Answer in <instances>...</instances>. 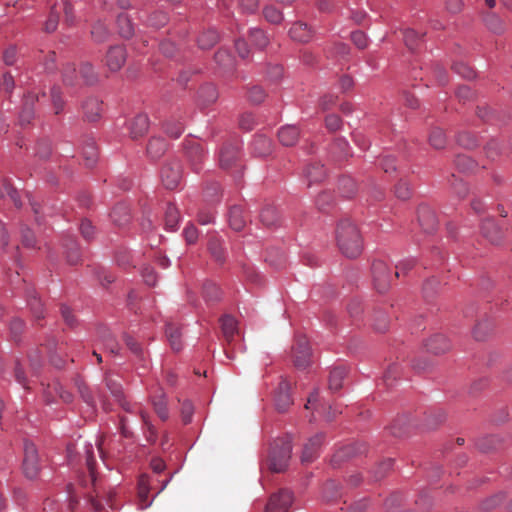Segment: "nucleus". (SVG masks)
<instances>
[{
    "label": "nucleus",
    "mask_w": 512,
    "mask_h": 512,
    "mask_svg": "<svg viewBox=\"0 0 512 512\" xmlns=\"http://www.w3.org/2000/svg\"><path fill=\"white\" fill-rule=\"evenodd\" d=\"M336 239L340 251L346 257L356 258L361 254L362 238L358 228L350 220L340 221L336 231Z\"/></svg>",
    "instance_id": "obj_1"
},
{
    "label": "nucleus",
    "mask_w": 512,
    "mask_h": 512,
    "mask_svg": "<svg viewBox=\"0 0 512 512\" xmlns=\"http://www.w3.org/2000/svg\"><path fill=\"white\" fill-rule=\"evenodd\" d=\"M291 451L290 439L282 438L275 440L269 453L268 468L272 472H283L287 468Z\"/></svg>",
    "instance_id": "obj_2"
},
{
    "label": "nucleus",
    "mask_w": 512,
    "mask_h": 512,
    "mask_svg": "<svg viewBox=\"0 0 512 512\" xmlns=\"http://www.w3.org/2000/svg\"><path fill=\"white\" fill-rule=\"evenodd\" d=\"M84 449V457H85V465L87 467V470L89 472V481L91 485L93 486V493H88L87 497L91 504V506L94 508L96 512H100L102 509H104V505L101 503L100 500H98V497L100 496V489L96 482V474H95V459H94V452L93 447L91 444H85L83 446Z\"/></svg>",
    "instance_id": "obj_3"
},
{
    "label": "nucleus",
    "mask_w": 512,
    "mask_h": 512,
    "mask_svg": "<svg viewBox=\"0 0 512 512\" xmlns=\"http://www.w3.org/2000/svg\"><path fill=\"white\" fill-rule=\"evenodd\" d=\"M311 349L305 336H298L292 347V357L296 368L305 369L311 364Z\"/></svg>",
    "instance_id": "obj_4"
},
{
    "label": "nucleus",
    "mask_w": 512,
    "mask_h": 512,
    "mask_svg": "<svg viewBox=\"0 0 512 512\" xmlns=\"http://www.w3.org/2000/svg\"><path fill=\"white\" fill-rule=\"evenodd\" d=\"M40 471L36 446L32 442L24 443L23 472L29 479H35Z\"/></svg>",
    "instance_id": "obj_5"
},
{
    "label": "nucleus",
    "mask_w": 512,
    "mask_h": 512,
    "mask_svg": "<svg viewBox=\"0 0 512 512\" xmlns=\"http://www.w3.org/2000/svg\"><path fill=\"white\" fill-rule=\"evenodd\" d=\"M372 273L376 290L379 293L386 292L391 283V276L388 273L386 263L382 260L374 261L372 264Z\"/></svg>",
    "instance_id": "obj_6"
},
{
    "label": "nucleus",
    "mask_w": 512,
    "mask_h": 512,
    "mask_svg": "<svg viewBox=\"0 0 512 512\" xmlns=\"http://www.w3.org/2000/svg\"><path fill=\"white\" fill-rule=\"evenodd\" d=\"M182 177L181 165L178 161L167 163L161 171V179L163 185L167 189H175L178 187Z\"/></svg>",
    "instance_id": "obj_7"
},
{
    "label": "nucleus",
    "mask_w": 512,
    "mask_h": 512,
    "mask_svg": "<svg viewBox=\"0 0 512 512\" xmlns=\"http://www.w3.org/2000/svg\"><path fill=\"white\" fill-rule=\"evenodd\" d=\"M293 501L292 493L288 490H281L271 496L265 512H287Z\"/></svg>",
    "instance_id": "obj_8"
},
{
    "label": "nucleus",
    "mask_w": 512,
    "mask_h": 512,
    "mask_svg": "<svg viewBox=\"0 0 512 512\" xmlns=\"http://www.w3.org/2000/svg\"><path fill=\"white\" fill-rule=\"evenodd\" d=\"M240 147L237 143H226L223 145L219 155L220 166L223 169H229L236 165L239 160Z\"/></svg>",
    "instance_id": "obj_9"
},
{
    "label": "nucleus",
    "mask_w": 512,
    "mask_h": 512,
    "mask_svg": "<svg viewBox=\"0 0 512 512\" xmlns=\"http://www.w3.org/2000/svg\"><path fill=\"white\" fill-rule=\"evenodd\" d=\"M186 155L193 171L199 173L205 159V152L201 144L191 141L186 147Z\"/></svg>",
    "instance_id": "obj_10"
},
{
    "label": "nucleus",
    "mask_w": 512,
    "mask_h": 512,
    "mask_svg": "<svg viewBox=\"0 0 512 512\" xmlns=\"http://www.w3.org/2000/svg\"><path fill=\"white\" fill-rule=\"evenodd\" d=\"M126 61V52L122 46H112L106 55V65L111 71H118Z\"/></svg>",
    "instance_id": "obj_11"
},
{
    "label": "nucleus",
    "mask_w": 512,
    "mask_h": 512,
    "mask_svg": "<svg viewBox=\"0 0 512 512\" xmlns=\"http://www.w3.org/2000/svg\"><path fill=\"white\" fill-rule=\"evenodd\" d=\"M106 385L110 390L111 394L115 397L116 401L120 404V406L127 412H133V407L125 400L122 385L111 375L106 376Z\"/></svg>",
    "instance_id": "obj_12"
},
{
    "label": "nucleus",
    "mask_w": 512,
    "mask_h": 512,
    "mask_svg": "<svg viewBox=\"0 0 512 512\" xmlns=\"http://www.w3.org/2000/svg\"><path fill=\"white\" fill-rule=\"evenodd\" d=\"M290 389L291 385L286 380L283 379L278 386L277 392H276V407L279 411L284 412L287 410V408L292 404V398L290 395Z\"/></svg>",
    "instance_id": "obj_13"
},
{
    "label": "nucleus",
    "mask_w": 512,
    "mask_h": 512,
    "mask_svg": "<svg viewBox=\"0 0 512 512\" xmlns=\"http://www.w3.org/2000/svg\"><path fill=\"white\" fill-rule=\"evenodd\" d=\"M323 442V435L317 434L310 438L304 445L301 460L302 462H311L317 455Z\"/></svg>",
    "instance_id": "obj_14"
},
{
    "label": "nucleus",
    "mask_w": 512,
    "mask_h": 512,
    "mask_svg": "<svg viewBox=\"0 0 512 512\" xmlns=\"http://www.w3.org/2000/svg\"><path fill=\"white\" fill-rule=\"evenodd\" d=\"M482 234L493 244H499L503 239V231L491 219L485 220L481 226Z\"/></svg>",
    "instance_id": "obj_15"
},
{
    "label": "nucleus",
    "mask_w": 512,
    "mask_h": 512,
    "mask_svg": "<svg viewBox=\"0 0 512 512\" xmlns=\"http://www.w3.org/2000/svg\"><path fill=\"white\" fill-rule=\"evenodd\" d=\"M418 220L427 233H432L437 227V220L434 212L426 206H422L418 210Z\"/></svg>",
    "instance_id": "obj_16"
},
{
    "label": "nucleus",
    "mask_w": 512,
    "mask_h": 512,
    "mask_svg": "<svg viewBox=\"0 0 512 512\" xmlns=\"http://www.w3.org/2000/svg\"><path fill=\"white\" fill-rule=\"evenodd\" d=\"M427 350L434 354H441L451 347L449 340L443 334H435L426 342Z\"/></svg>",
    "instance_id": "obj_17"
},
{
    "label": "nucleus",
    "mask_w": 512,
    "mask_h": 512,
    "mask_svg": "<svg viewBox=\"0 0 512 512\" xmlns=\"http://www.w3.org/2000/svg\"><path fill=\"white\" fill-rule=\"evenodd\" d=\"M289 35L294 41L307 43L312 38V31L307 24L302 22L294 23L289 30Z\"/></svg>",
    "instance_id": "obj_18"
},
{
    "label": "nucleus",
    "mask_w": 512,
    "mask_h": 512,
    "mask_svg": "<svg viewBox=\"0 0 512 512\" xmlns=\"http://www.w3.org/2000/svg\"><path fill=\"white\" fill-rule=\"evenodd\" d=\"M84 116L88 121H96L102 112V102L90 97L83 104Z\"/></svg>",
    "instance_id": "obj_19"
},
{
    "label": "nucleus",
    "mask_w": 512,
    "mask_h": 512,
    "mask_svg": "<svg viewBox=\"0 0 512 512\" xmlns=\"http://www.w3.org/2000/svg\"><path fill=\"white\" fill-rule=\"evenodd\" d=\"M304 173L306 179L308 180V186H310L312 183L321 182L326 176L324 166L319 162H313L309 164Z\"/></svg>",
    "instance_id": "obj_20"
},
{
    "label": "nucleus",
    "mask_w": 512,
    "mask_h": 512,
    "mask_svg": "<svg viewBox=\"0 0 512 512\" xmlns=\"http://www.w3.org/2000/svg\"><path fill=\"white\" fill-rule=\"evenodd\" d=\"M364 451H365V447L363 445H360V444L347 445V446L341 448L340 450H338L334 454V456L332 458V462H333V464H338L341 461L345 460L346 458L353 457L357 454L363 453Z\"/></svg>",
    "instance_id": "obj_21"
},
{
    "label": "nucleus",
    "mask_w": 512,
    "mask_h": 512,
    "mask_svg": "<svg viewBox=\"0 0 512 512\" xmlns=\"http://www.w3.org/2000/svg\"><path fill=\"white\" fill-rule=\"evenodd\" d=\"M252 151L256 156L265 157L272 152V142L269 138L258 135L252 142Z\"/></svg>",
    "instance_id": "obj_22"
},
{
    "label": "nucleus",
    "mask_w": 512,
    "mask_h": 512,
    "mask_svg": "<svg viewBox=\"0 0 512 512\" xmlns=\"http://www.w3.org/2000/svg\"><path fill=\"white\" fill-rule=\"evenodd\" d=\"M217 98L218 92L212 84H206L198 91V103L203 107L213 104Z\"/></svg>",
    "instance_id": "obj_23"
},
{
    "label": "nucleus",
    "mask_w": 512,
    "mask_h": 512,
    "mask_svg": "<svg viewBox=\"0 0 512 512\" xmlns=\"http://www.w3.org/2000/svg\"><path fill=\"white\" fill-rule=\"evenodd\" d=\"M278 138L282 145L293 146L299 138L298 128L293 125L284 126L279 130Z\"/></svg>",
    "instance_id": "obj_24"
},
{
    "label": "nucleus",
    "mask_w": 512,
    "mask_h": 512,
    "mask_svg": "<svg viewBox=\"0 0 512 512\" xmlns=\"http://www.w3.org/2000/svg\"><path fill=\"white\" fill-rule=\"evenodd\" d=\"M149 127L147 115L139 114L130 123V133L132 138L143 136Z\"/></svg>",
    "instance_id": "obj_25"
},
{
    "label": "nucleus",
    "mask_w": 512,
    "mask_h": 512,
    "mask_svg": "<svg viewBox=\"0 0 512 512\" xmlns=\"http://www.w3.org/2000/svg\"><path fill=\"white\" fill-rule=\"evenodd\" d=\"M229 224L235 231H241L246 224V216L241 206H232L229 211Z\"/></svg>",
    "instance_id": "obj_26"
},
{
    "label": "nucleus",
    "mask_w": 512,
    "mask_h": 512,
    "mask_svg": "<svg viewBox=\"0 0 512 512\" xmlns=\"http://www.w3.org/2000/svg\"><path fill=\"white\" fill-rule=\"evenodd\" d=\"M111 220L119 227L126 225L130 220L129 208L126 204H117L110 213Z\"/></svg>",
    "instance_id": "obj_27"
},
{
    "label": "nucleus",
    "mask_w": 512,
    "mask_h": 512,
    "mask_svg": "<svg viewBox=\"0 0 512 512\" xmlns=\"http://www.w3.org/2000/svg\"><path fill=\"white\" fill-rule=\"evenodd\" d=\"M149 491V477L147 475H141L138 480V499L141 509H146L152 503V501L148 500Z\"/></svg>",
    "instance_id": "obj_28"
},
{
    "label": "nucleus",
    "mask_w": 512,
    "mask_h": 512,
    "mask_svg": "<svg viewBox=\"0 0 512 512\" xmlns=\"http://www.w3.org/2000/svg\"><path fill=\"white\" fill-rule=\"evenodd\" d=\"M167 144L163 138L153 137L147 145V154L151 159L160 158L166 151Z\"/></svg>",
    "instance_id": "obj_29"
},
{
    "label": "nucleus",
    "mask_w": 512,
    "mask_h": 512,
    "mask_svg": "<svg viewBox=\"0 0 512 512\" xmlns=\"http://www.w3.org/2000/svg\"><path fill=\"white\" fill-rule=\"evenodd\" d=\"M347 374V370L343 366L335 367L330 371L329 374V389L333 392L338 391L342 388V382Z\"/></svg>",
    "instance_id": "obj_30"
},
{
    "label": "nucleus",
    "mask_w": 512,
    "mask_h": 512,
    "mask_svg": "<svg viewBox=\"0 0 512 512\" xmlns=\"http://www.w3.org/2000/svg\"><path fill=\"white\" fill-rule=\"evenodd\" d=\"M221 328L226 341L231 343L234 340V336L238 334L236 320L232 316H224L221 319Z\"/></svg>",
    "instance_id": "obj_31"
},
{
    "label": "nucleus",
    "mask_w": 512,
    "mask_h": 512,
    "mask_svg": "<svg viewBox=\"0 0 512 512\" xmlns=\"http://www.w3.org/2000/svg\"><path fill=\"white\" fill-rule=\"evenodd\" d=\"M166 336L174 351L178 352L182 349L181 331L177 325L168 323L166 326Z\"/></svg>",
    "instance_id": "obj_32"
},
{
    "label": "nucleus",
    "mask_w": 512,
    "mask_h": 512,
    "mask_svg": "<svg viewBox=\"0 0 512 512\" xmlns=\"http://www.w3.org/2000/svg\"><path fill=\"white\" fill-rule=\"evenodd\" d=\"M151 401L155 413L162 421H166L169 418V412L165 396L163 394L153 396Z\"/></svg>",
    "instance_id": "obj_33"
},
{
    "label": "nucleus",
    "mask_w": 512,
    "mask_h": 512,
    "mask_svg": "<svg viewBox=\"0 0 512 512\" xmlns=\"http://www.w3.org/2000/svg\"><path fill=\"white\" fill-rule=\"evenodd\" d=\"M219 40V36L217 31L213 29H209L204 31L197 39L198 46L201 49H210L212 48Z\"/></svg>",
    "instance_id": "obj_34"
},
{
    "label": "nucleus",
    "mask_w": 512,
    "mask_h": 512,
    "mask_svg": "<svg viewBox=\"0 0 512 512\" xmlns=\"http://www.w3.org/2000/svg\"><path fill=\"white\" fill-rule=\"evenodd\" d=\"M249 40L259 49H264L269 43V37L260 28H253L249 31Z\"/></svg>",
    "instance_id": "obj_35"
},
{
    "label": "nucleus",
    "mask_w": 512,
    "mask_h": 512,
    "mask_svg": "<svg viewBox=\"0 0 512 512\" xmlns=\"http://www.w3.org/2000/svg\"><path fill=\"white\" fill-rule=\"evenodd\" d=\"M208 250L211 256L219 263L225 261V251L222 247L221 241L216 237H211L208 242Z\"/></svg>",
    "instance_id": "obj_36"
},
{
    "label": "nucleus",
    "mask_w": 512,
    "mask_h": 512,
    "mask_svg": "<svg viewBox=\"0 0 512 512\" xmlns=\"http://www.w3.org/2000/svg\"><path fill=\"white\" fill-rule=\"evenodd\" d=\"M484 22L486 27L495 34H501L505 31L504 22L494 13L487 14Z\"/></svg>",
    "instance_id": "obj_37"
},
{
    "label": "nucleus",
    "mask_w": 512,
    "mask_h": 512,
    "mask_svg": "<svg viewBox=\"0 0 512 512\" xmlns=\"http://www.w3.org/2000/svg\"><path fill=\"white\" fill-rule=\"evenodd\" d=\"M117 24L122 37L129 38L134 34L133 24L127 14H120L117 18Z\"/></svg>",
    "instance_id": "obj_38"
},
{
    "label": "nucleus",
    "mask_w": 512,
    "mask_h": 512,
    "mask_svg": "<svg viewBox=\"0 0 512 512\" xmlns=\"http://www.w3.org/2000/svg\"><path fill=\"white\" fill-rule=\"evenodd\" d=\"M338 189L344 197L350 198L356 193L357 187L352 178L345 176L339 180Z\"/></svg>",
    "instance_id": "obj_39"
},
{
    "label": "nucleus",
    "mask_w": 512,
    "mask_h": 512,
    "mask_svg": "<svg viewBox=\"0 0 512 512\" xmlns=\"http://www.w3.org/2000/svg\"><path fill=\"white\" fill-rule=\"evenodd\" d=\"M179 221V212L177 208L168 204L165 210V227L169 230H175Z\"/></svg>",
    "instance_id": "obj_40"
},
{
    "label": "nucleus",
    "mask_w": 512,
    "mask_h": 512,
    "mask_svg": "<svg viewBox=\"0 0 512 512\" xmlns=\"http://www.w3.org/2000/svg\"><path fill=\"white\" fill-rule=\"evenodd\" d=\"M66 247V257H67V261L71 264V265H76L80 262L81 260V255H80V252H79V249H78V246L77 244L74 242V240L70 239L69 240V243H67L65 245Z\"/></svg>",
    "instance_id": "obj_41"
},
{
    "label": "nucleus",
    "mask_w": 512,
    "mask_h": 512,
    "mask_svg": "<svg viewBox=\"0 0 512 512\" xmlns=\"http://www.w3.org/2000/svg\"><path fill=\"white\" fill-rule=\"evenodd\" d=\"M202 293L207 301H216L221 296L219 287L213 282H205L203 285Z\"/></svg>",
    "instance_id": "obj_42"
},
{
    "label": "nucleus",
    "mask_w": 512,
    "mask_h": 512,
    "mask_svg": "<svg viewBox=\"0 0 512 512\" xmlns=\"http://www.w3.org/2000/svg\"><path fill=\"white\" fill-rule=\"evenodd\" d=\"M429 143L435 149H441L446 144L445 134L442 129L434 128L429 135Z\"/></svg>",
    "instance_id": "obj_43"
},
{
    "label": "nucleus",
    "mask_w": 512,
    "mask_h": 512,
    "mask_svg": "<svg viewBox=\"0 0 512 512\" xmlns=\"http://www.w3.org/2000/svg\"><path fill=\"white\" fill-rule=\"evenodd\" d=\"M263 16L268 22L272 24H279L283 20L282 12L272 5L264 7Z\"/></svg>",
    "instance_id": "obj_44"
},
{
    "label": "nucleus",
    "mask_w": 512,
    "mask_h": 512,
    "mask_svg": "<svg viewBox=\"0 0 512 512\" xmlns=\"http://www.w3.org/2000/svg\"><path fill=\"white\" fill-rule=\"evenodd\" d=\"M260 220L267 227L276 224L278 217L275 208L272 206L265 207L260 213Z\"/></svg>",
    "instance_id": "obj_45"
},
{
    "label": "nucleus",
    "mask_w": 512,
    "mask_h": 512,
    "mask_svg": "<svg viewBox=\"0 0 512 512\" xmlns=\"http://www.w3.org/2000/svg\"><path fill=\"white\" fill-rule=\"evenodd\" d=\"M403 39L406 47L414 51L420 42V35L413 29L408 28L403 31Z\"/></svg>",
    "instance_id": "obj_46"
},
{
    "label": "nucleus",
    "mask_w": 512,
    "mask_h": 512,
    "mask_svg": "<svg viewBox=\"0 0 512 512\" xmlns=\"http://www.w3.org/2000/svg\"><path fill=\"white\" fill-rule=\"evenodd\" d=\"M492 325L488 321H482L476 324L473 329V336L476 340L482 341L491 332Z\"/></svg>",
    "instance_id": "obj_47"
},
{
    "label": "nucleus",
    "mask_w": 512,
    "mask_h": 512,
    "mask_svg": "<svg viewBox=\"0 0 512 512\" xmlns=\"http://www.w3.org/2000/svg\"><path fill=\"white\" fill-rule=\"evenodd\" d=\"M92 37L96 42H104L108 37V29L102 22H97L94 24L91 30Z\"/></svg>",
    "instance_id": "obj_48"
},
{
    "label": "nucleus",
    "mask_w": 512,
    "mask_h": 512,
    "mask_svg": "<svg viewBox=\"0 0 512 512\" xmlns=\"http://www.w3.org/2000/svg\"><path fill=\"white\" fill-rule=\"evenodd\" d=\"M63 82L66 85L72 86L76 83V68L74 64L67 63L62 70Z\"/></svg>",
    "instance_id": "obj_49"
},
{
    "label": "nucleus",
    "mask_w": 512,
    "mask_h": 512,
    "mask_svg": "<svg viewBox=\"0 0 512 512\" xmlns=\"http://www.w3.org/2000/svg\"><path fill=\"white\" fill-rule=\"evenodd\" d=\"M83 156L87 167H92L97 161V149L93 142L89 143L83 150Z\"/></svg>",
    "instance_id": "obj_50"
},
{
    "label": "nucleus",
    "mask_w": 512,
    "mask_h": 512,
    "mask_svg": "<svg viewBox=\"0 0 512 512\" xmlns=\"http://www.w3.org/2000/svg\"><path fill=\"white\" fill-rule=\"evenodd\" d=\"M164 129L169 136L173 138H178L183 133L184 126L179 121H168L164 124Z\"/></svg>",
    "instance_id": "obj_51"
},
{
    "label": "nucleus",
    "mask_w": 512,
    "mask_h": 512,
    "mask_svg": "<svg viewBox=\"0 0 512 512\" xmlns=\"http://www.w3.org/2000/svg\"><path fill=\"white\" fill-rule=\"evenodd\" d=\"M215 61L223 68H230L233 66V58L225 49H219L216 52Z\"/></svg>",
    "instance_id": "obj_52"
},
{
    "label": "nucleus",
    "mask_w": 512,
    "mask_h": 512,
    "mask_svg": "<svg viewBox=\"0 0 512 512\" xmlns=\"http://www.w3.org/2000/svg\"><path fill=\"white\" fill-rule=\"evenodd\" d=\"M80 75L84 82L87 84H93L97 80V76L91 64L83 63L80 67Z\"/></svg>",
    "instance_id": "obj_53"
},
{
    "label": "nucleus",
    "mask_w": 512,
    "mask_h": 512,
    "mask_svg": "<svg viewBox=\"0 0 512 512\" xmlns=\"http://www.w3.org/2000/svg\"><path fill=\"white\" fill-rule=\"evenodd\" d=\"M59 21V12L57 11L56 7H51L49 17L47 21L45 22L44 29L48 33H52L57 29Z\"/></svg>",
    "instance_id": "obj_54"
},
{
    "label": "nucleus",
    "mask_w": 512,
    "mask_h": 512,
    "mask_svg": "<svg viewBox=\"0 0 512 512\" xmlns=\"http://www.w3.org/2000/svg\"><path fill=\"white\" fill-rule=\"evenodd\" d=\"M266 93L260 86H253L248 92V100L253 104H260L264 101Z\"/></svg>",
    "instance_id": "obj_55"
},
{
    "label": "nucleus",
    "mask_w": 512,
    "mask_h": 512,
    "mask_svg": "<svg viewBox=\"0 0 512 512\" xmlns=\"http://www.w3.org/2000/svg\"><path fill=\"white\" fill-rule=\"evenodd\" d=\"M452 69L463 78L472 79L475 76L474 70L464 62L455 63Z\"/></svg>",
    "instance_id": "obj_56"
},
{
    "label": "nucleus",
    "mask_w": 512,
    "mask_h": 512,
    "mask_svg": "<svg viewBox=\"0 0 512 512\" xmlns=\"http://www.w3.org/2000/svg\"><path fill=\"white\" fill-rule=\"evenodd\" d=\"M395 195L401 200H406L411 196V189L406 181L400 180L395 186Z\"/></svg>",
    "instance_id": "obj_57"
},
{
    "label": "nucleus",
    "mask_w": 512,
    "mask_h": 512,
    "mask_svg": "<svg viewBox=\"0 0 512 512\" xmlns=\"http://www.w3.org/2000/svg\"><path fill=\"white\" fill-rule=\"evenodd\" d=\"M323 495L327 501L336 499L338 495V485L335 481H328L323 488Z\"/></svg>",
    "instance_id": "obj_58"
},
{
    "label": "nucleus",
    "mask_w": 512,
    "mask_h": 512,
    "mask_svg": "<svg viewBox=\"0 0 512 512\" xmlns=\"http://www.w3.org/2000/svg\"><path fill=\"white\" fill-rule=\"evenodd\" d=\"M52 103L55 109V114H59L63 110L64 103L61 98V91L58 87L51 89Z\"/></svg>",
    "instance_id": "obj_59"
},
{
    "label": "nucleus",
    "mask_w": 512,
    "mask_h": 512,
    "mask_svg": "<svg viewBox=\"0 0 512 512\" xmlns=\"http://www.w3.org/2000/svg\"><path fill=\"white\" fill-rule=\"evenodd\" d=\"M14 88V79L12 75L8 72H5L0 77V90L10 93Z\"/></svg>",
    "instance_id": "obj_60"
},
{
    "label": "nucleus",
    "mask_w": 512,
    "mask_h": 512,
    "mask_svg": "<svg viewBox=\"0 0 512 512\" xmlns=\"http://www.w3.org/2000/svg\"><path fill=\"white\" fill-rule=\"evenodd\" d=\"M22 244L26 247H35L36 240L33 232L28 227L21 229Z\"/></svg>",
    "instance_id": "obj_61"
},
{
    "label": "nucleus",
    "mask_w": 512,
    "mask_h": 512,
    "mask_svg": "<svg viewBox=\"0 0 512 512\" xmlns=\"http://www.w3.org/2000/svg\"><path fill=\"white\" fill-rule=\"evenodd\" d=\"M393 466V460L392 459H386L383 462H381L377 468V470L374 472V478L376 480L381 479L384 477L387 471H389Z\"/></svg>",
    "instance_id": "obj_62"
},
{
    "label": "nucleus",
    "mask_w": 512,
    "mask_h": 512,
    "mask_svg": "<svg viewBox=\"0 0 512 512\" xmlns=\"http://www.w3.org/2000/svg\"><path fill=\"white\" fill-rule=\"evenodd\" d=\"M28 303H29L30 309L32 310V312H33V314L35 315L36 318L43 317L42 303L37 298V296H35V295L32 296Z\"/></svg>",
    "instance_id": "obj_63"
},
{
    "label": "nucleus",
    "mask_w": 512,
    "mask_h": 512,
    "mask_svg": "<svg viewBox=\"0 0 512 512\" xmlns=\"http://www.w3.org/2000/svg\"><path fill=\"white\" fill-rule=\"evenodd\" d=\"M351 40L359 49H364L367 46V37L362 31L353 32Z\"/></svg>",
    "instance_id": "obj_64"
}]
</instances>
